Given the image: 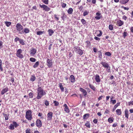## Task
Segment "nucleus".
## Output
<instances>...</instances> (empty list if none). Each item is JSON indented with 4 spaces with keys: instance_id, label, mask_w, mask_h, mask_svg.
Instances as JSON below:
<instances>
[{
    "instance_id": "1",
    "label": "nucleus",
    "mask_w": 133,
    "mask_h": 133,
    "mask_svg": "<svg viewBox=\"0 0 133 133\" xmlns=\"http://www.w3.org/2000/svg\"><path fill=\"white\" fill-rule=\"evenodd\" d=\"M37 90V96L36 98L38 99H41L43 96L46 94V92L43 90V89L41 87H38Z\"/></svg>"
},
{
    "instance_id": "2",
    "label": "nucleus",
    "mask_w": 133,
    "mask_h": 133,
    "mask_svg": "<svg viewBox=\"0 0 133 133\" xmlns=\"http://www.w3.org/2000/svg\"><path fill=\"white\" fill-rule=\"evenodd\" d=\"M16 30L19 32V33L20 34H23V26L20 23H18L16 25Z\"/></svg>"
},
{
    "instance_id": "3",
    "label": "nucleus",
    "mask_w": 133,
    "mask_h": 133,
    "mask_svg": "<svg viewBox=\"0 0 133 133\" xmlns=\"http://www.w3.org/2000/svg\"><path fill=\"white\" fill-rule=\"evenodd\" d=\"M25 118L29 121L31 120L32 119V116L31 110H28L27 111L26 113Z\"/></svg>"
},
{
    "instance_id": "4",
    "label": "nucleus",
    "mask_w": 133,
    "mask_h": 133,
    "mask_svg": "<svg viewBox=\"0 0 133 133\" xmlns=\"http://www.w3.org/2000/svg\"><path fill=\"white\" fill-rule=\"evenodd\" d=\"M16 56L20 58H22L24 56L22 54V50L21 49L18 50L16 52Z\"/></svg>"
},
{
    "instance_id": "5",
    "label": "nucleus",
    "mask_w": 133,
    "mask_h": 133,
    "mask_svg": "<svg viewBox=\"0 0 133 133\" xmlns=\"http://www.w3.org/2000/svg\"><path fill=\"white\" fill-rule=\"evenodd\" d=\"M74 50L78 54L81 56L83 54V51L80 48L77 46H75L74 48Z\"/></svg>"
},
{
    "instance_id": "6",
    "label": "nucleus",
    "mask_w": 133,
    "mask_h": 133,
    "mask_svg": "<svg viewBox=\"0 0 133 133\" xmlns=\"http://www.w3.org/2000/svg\"><path fill=\"white\" fill-rule=\"evenodd\" d=\"M101 64L104 68H107L106 70L108 72H110V68L107 63L105 62H102Z\"/></svg>"
},
{
    "instance_id": "7",
    "label": "nucleus",
    "mask_w": 133,
    "mask_h": 133,
    "mask_svg": "<svg viewBox=\"0 0 133 133\" xmlns=\"http://www.w3.org/2000/svg\"><path fill=\"white\" fill-rule=\"evenodd\" d=\"M53 62L51 58H47L46 60V65L49 68H52Z\"/></svg>"
},
{
    "instance_id": "8",
    "label": "nucleus",
    "mask_w": 133,
    "mask_h": 133,
    "mask_svg": "<svg viewBox=\"0 0 133 133\" xmlns=\"http://www.w3.org/2000/svg\"><path fill=\"white\" fill-rule=\"evenodd\" d=\"M39 6L41 8H43V10H44L46 11H48L50 10V8L48 7L47 5H41V4L39 5Z\"/></svg>"
},
{
    "instance_id": "9",
    "label": "nucleus",
    "mask_w": 133,
    "mask_h": 133,
    "mask_svg": "<svg viewBox=\"0 0 133 133\" xmlns=\"http://www.w3.org/2000/svg\"><path fill=\"white\" fill-rule=\"evenodd\" d=\"M53 113L51 112H49L47 114V119L48 120H51L52 117Z\"/></svg>"
},
{
    "instance_id": "10",
    "label": "nucleus",
    "mask_w": 133,
    "mask_h": 133,
    "mask_svg": "<svg viewBox=\"0 0 133 133\" xmlns=\"http://www.w3.org/2000/svg\"><path fill=\"white\" fill-rule=\"evenodd\" d=\"M36 125L38 128H40L42 125V122L40 119L37 120Z\"/></svg>"
},
{
    "instance_id": "11",
    "label": "nucleus",
    "mask_w": 133,
    "mask_h": 133,
    "mask_svg": "<svg viewBox=\"0 0 133 133\" xmlns=\"http://www.w3.org/2000/svg\"><path fill=\"white\" fill-rule=\"evenodd\" d=\"M124 24V22L121 20L119 19L117 21V25L119 26H121Z\"/></svg>"
},
{
    "instance_id": "12",
    "label": "nucleus",
    "mask_w": 133,
    "mask_h": 133,
    "mask_svg": "<svg viewBox=\"0 0 133 133\" xmlns=\"http://www.w3.org/2000/svg\"><path fill=\"white\" fill-rule=\"evenodd\" d=\"M64 110L66 113H68L70 112V110L69 109L68 107L66 104H65L64 105Z\"/></svg>"
},
{
    "instance_id": "13",
    "label": "nucleus",
    "mask_w": 133,
    "mask_h": 133,
    "mask_svg": "<svg viewBox=\"0 0 133 133\" xmlns=\"http://www.w3.org/2000/svg\"><path fill=\"white\" fill-rule=\"evenodd\" d=\"M80 90L82 92L84 96H86L87 94V92L86 91L82 88H80Z\"/></svg>"
},
{
    "instance_id": "14",
    "label": "nucleus",
    "mask_w": 133,
    "mask_h": 133,
    "mask_svg": "<svg viewBox=\"0 0 133 133\" xmlns=\"http://www.w3.org/2000/svg\"><path fill=\"white\" fill-rule=\"evenodd\" d=\"M36 50L35 49L32 48L30 51V55L32 56H34L36 52Z\"/></svg>"
},
{
    "instance_id": "15",
    "label": "nucleus",
    "mask_w": 133,
    "mask_h": 133,
    "mask_svg": "<svg viewBox=\"0 0 133 133\" xmlns=\"http://www.w3.org/2000/svg\"><path fill=\"white\" fill-rule=\"evenodd\" d=\"M96 16L95 17V18L97 20L101 18V14L100 13L97 12L96 14Z\"/></svg>"
},
{
    "instance_id": "16",
    "label": "nucleus",
    "mask_w": 133,
    "mask_h": 133,
    "mask_svg": "<svg viewBox=\"0 0 133 133\" xmlns=\"http://www.w3.org/2000/svg\"><path fill=\"white\" fill-rule=\"evenodd\" d=\"M95 79L97 83H99L100 82L101 80L99 75L96 74L95 76Z\"/></svg>"
},
{
    "instance_id": "17",
    "label": "nucleus",
    "mask_w": 133,
    "mask_h": 133,
    "mask_svg": "<svg viewBox=\"0 0 133 133\" xmlns=\"http://www.w3.org/2000/svg\"><path fill=\"white\" fill-rule=\"evenodd\" d=\"M69 79L71 83H74L75 82V79L73 75H71Z\"/></svg>"
},
{
    "instance_id": "18",
    "label": "nucleus",
    "mask_w": 133,
    "mask_h": 133,
    "mask_svg": "<svg viewBox=\"0 0 133 133\" xmlns=\"http://www.w3.org/2000/svg\"><path fill=\"white\" fill-rule=\"evenodd\" d=\"M125 115V117L127 118L128 119L129 118V111L127 109H126L124 111Z\"/></svg>"
},
{
    "instance_id": "19",
    "label": "nucleus",
    "mask_w": 133,
    "mask_h": 133,
    "mask_svg": "<svg viewBox=\"0 0 133 133\" xmlns=\"http://www.w3.org/2000/svg\"><path fill=\"white\" fill-rule=\"evenodd\" d=\"M96 33L97 34V36L98 37H100L102 35V32L100 30L97 31L96 32Z\"/></svg>"
},
{
    "instance_id": "20",
    "label": "nucleus",
    "mask_w": 133,
    "mask_h": 133,
    "mask_svg": "<svg viewBox=\"0 0 133 133\" xmlns=\"http://www.w3.org/2000/svg\"><path fill=\"white\" fill-rule=\"evenodd\" d=\"M120 104V102H118L117 103L116 105H115L114 107L112 108V112L116 110V109L118 107Z\"/></svg>"
},
{
    "instance_id": "21",
    "label": "nucleus",
    "mask_w": 133,
    "mask_h": 133,
    "mask_svg": "<svg viewBox=\"0 0 133 133\" xmlns=\"http://www.w3.org/2000/svg\"><path fill=\"white\" fill-rule=\"evenodd\" d=\"M23 31V34H28L29 32L30 31L29 29L27 28H25Z\"/></svg>"
},
{
    "instance_id": "22",
    "label": "nucleus",
    "mask_w": 133,
    "mask_h": 133,
    "mask_svg": "<svg viewBox=\"0 0 133 133\" xmlns=\"http://www.w3.org/2000/svg\"><path fill=\"white\" fill-rule=\"evenodd\" d=\"M73 10L72 8H69L67 10V12L69 14H72Z\"/></svg>"
},
{
    "instance_id": "23",
    "label": "nucleus",
    "mask_w": 133,
    "mask_h": 133,
    "mask_svg": "<svg viewBox=\"0 0 133 133\" xmlns=\"http://www.w3.org/2000/svg\"><path fill=\"white\" fill-rule=\"evenodd\" d=\"M60 88V89L63 92L64 91V88L63 87L62 85V84L61 83H59L58 84Z\"/></svg>"
},
{
    "instance_id": "24",
    "label": "nucleus",
    "mask_w": 133,
    "mask_h": 133,
    "mask_svg": "<svg viewBox=\"0 0 133 133\" xmlns=\"http://www.w3.org/2000/svg\"><path fill=\"white\" fill-rule=\"evenodd\" d=\"M8 90V88H6L4 89H3L1 91V94L3 95L4 93L6 92Z\"/></svg>"
},
{
    "instance_id": "25",
    "label": "nucleus",
    "mask_w": 133,
    "mask_h": 133,
    "mask_svg": "<svg viewBox=\"0 0 133 133\" xmlns=\"http://www.w3.org/2000/svg\"><path fill=\"white\" fill-rule=\"evenodd\" d=\"M116 114L118 115H120L122 114L121 110V109H117L116 111Z\"/></svg>"
},
{
    "instance_id": "26",
    "label": "nucleus",
    "mask_w": 133,
    "mask_h": 133,
    "mask_svg": "<svg viewBox=\"0 0 133 133\" xmlns=\"http://www.w3.org/2000/svg\"><path fill=\"white\" fill-rule=\"evenodd\" d=\"M129 0H121L120 1V3L122 4H125L127 3Z\"/></svg>"
},
{
    "instance_id": "27",
    "label": "nucleus",
    "mask_w": 133,
    "mask_h": 133,
    "mask_svg": "<svg viewBox=\"0 0 133 133\" xmlns=\"http://www.w3.org/2000/svg\"><path fill=\"white\" fill-rule=\"evenodd\" d=\"M89 85L90 88L93 90L94 91L96 90V89L93 85L90 84Z\"/></svg>"
},
{
    "instance_id": "28",
    "label": "nucleus",
    "mask_w": 133,
    "mask_h": 133,
    "mask_svg": "<svg viewBox=\"0 0 133 133\" xmlns=\"http://www.w3.org/2000/svg\"><path fill=\"white\" fill-rule=\"evenodd\" d=\"M89 114H85L83 116V119H85L88 118L89 116Z\"/></svg>"
},
{
    "instance_id": "29",
    "label": "nucleus",
    "mask_w": 133,
    "mask_h": 133,
    "mask_svg": "<svg viewBox=\"0 0 133 133\" xmlns=\"http://www.w3.org/2000/svg\"><path fill=\"white\" fill-rule=\"evenodd\" d=\"M48 32L50 36H51L54 33L53 31L51 29H49L48 30Z\"/></svg>"
},
{
    "instance_id": "30",
    "label": "nucleus",
    "mask_w": 133,
    "mask_h": 133,
    "mask_svg": "<svg viewBox=\"0 0 133 133\" xmlns=\"http://www.w3.org/2000/svg\"><path fill=\"white\" fill-rule=\"evenodd\" d=\"M12 124L13 125L14 127H15V128H16L18 126V124L15 121H12Z\"/></svg>"
},
{
    "instance_id": "31",
    "label": "nucleus",
    "mask_w": 133,
    "mask_h": 133,
    "mask_svg": "<svg viewBox=\"0 0 133 133\" xmlns=\"http://www.w3.org/2000/svg\"><path fill=\"white\" fill-rule=\"evenodd\" d=\"M85 125L86 127H87L88 128H89L90 127V124L89 122L87 121L85 124Z\"/></svg>"
},
{
    "instance_id": "32",
    "label": "nucleus",
    "mask_w": 133,
    "mask_h": 133,
    "mask_svg": "<svg viewBox=\"0 0 133 133\" xmlns=\"http://www.w3.org/2000/svg\"><path fill=\"white\" fill-rule=\"evenodd\" d=\"M36 77L34 75H33L31 76L30 78V80L32 82L34 81L35 80Z\"/></svg>"
},
{
    "instance_id": "33",
    "label": "nucleus",
    "mask_w": 133,
    "mask_h": 133,
    "mask_svg": "<svg viewBox=\"0 0 133 133\" xmlns=\"http://www.w3.org/2000/svg\"><path fill=\"white\" fill-rule=\"evenodd\" d=\"M5 23L7 26L9 27L11 24V23L9 22H5Z\"/></svg>"
},
{
    "instance_id": "34",
    "label": "nucleus",
    "mask_w": 133,
    "mask_h": 133,
    "mask_svg": "<svg viewBox=\"0 0 133 133\" xmlns=\"http://www.w3.org/2000/svg\"><path fill=\"white\" fill-rule=\"evenodd\" d=\"M98 57L100 59H101L102 58V52L100 51H98Z\"/></svg>"
},
{
    "instance_id": "35",
    "label": "nucleus",
    "mask_w": 133,
    "mask_h": 133,
    "mask_svg": "<svg viewBox=\"0 0 133 133\" xmlns=\"http://www.w3.org/2000/svg\"><path fill=\"white\" fill-rule=\"evenodd\" d=\"M113 121V119L111 117H110L108 119V121L110 123H112Z\"/></svg>"
},
{
    "instance_id": "36",
    "label": "nucleus",
    "mask_w": 133,
    "mask_h": 133,
    "mask_svg": "<svg viewBox=\"0 0 133 133\" xmlns=\"http://www.w3.org/2000/svg\"><path fill=\"white\" fill-rule=\"evenodd\" d=\"M13 125L12 124H11L9 126V129L10 130H13L14 129V127Z\"/></svg>"
},
{
    "instance_id": "37",
    "label": "nucleus",
    "mask_w": 133,
    "mask_h": 133,
    "mask_svg": "<svg viewBox=\"0 0 133 133\" xmlns=\"http://www.w3.org/2000/svg\"><path fill=\"white\" fill-rule=\"evenodd\" d=\"M44 32V31H39L37 32V35H42L43 34Z\"/></svg>"
},
{
    "instance_id": "38",
    "label": "nucleus",
    "mask_w": 133,
    "mask_h": 133,
    "mask_svg": "<svg viewBox=\"0 0 133 133\" xmlns=\"http://www.w3.org/2000/svg\"><path fill=\"white\" fill-rule=\"evenodd\" d=\"M39 65V62L38 61L36 62L35 63L33 67L34 68H36Z\"/></svg>"
},
{
    "instance_id": "39",
    "label": "nucleus",
    "mask_w": 133,
    "mask_h": 133,
    "mask_svg": "<svg viewBox=\"0 0 133 133\" xmlns=\"http://www.w3.org/2000/svg\"><path fill=\"white\" fill-rule=\"evenodd\" d=\"M20 43L22 45H24L25 44V43L23 40L22 39H20L19 40Z\"/></svg>"
},
{
    "instance_id": "40",
    "label": "nucleus",
    "mask_w": 133,
    "mask_h": 133,
    "mask_svg": "<svg viewBox=\"0 0 133 133\" xmlns=\"http://www.w3.org/2000/svg\"><path fill=\"white\" fill-rule=\"evenodd\" d=\"M30 60L31 62H34L36 61V59L34 58L31 57L30 58Z\"/></svg>"
},
{
    "instance_id": "41",
    "label": "nucleus",
    "mask_w": 133,
    "mask_h": 133,
    "mask_svg": "<svg viewBox=\"0 0 133 133\" xmlns=\"http://www.w3.org/2000/svg\"><path fill=\"white\" fill-rule=\"evenodd\" d=\"M53 103H54V105L55 106H57L59 104V103L57 101H54Z\"/></svg>"
},
{
    "instance_id": "42",
    "label": "nucleus",
    "mask_w": 133,
    "mask_h": 133,
    "mask_svg": "<svg viewBox=\"0 0 133 133\" xmlns=\"http://www.w3.org/2000/svg\"><path fill=\"white\" fill-rule=\"evenodd\" d=\"M89 12H88L87 11V10H85V11H84L83 13V16H85L88 15V14H89Z\"/></svg>"
},
{
    "instance_id": "43",
    "label": "nucleus",
    "mask_w": 133,
    "mask_h": 133,
    "mask_svg": "<svg viewBox=\"0 0 133 133\" xmlns=\"http://www.w3.org/2000/svg\"><path fill=\"white\" fill-rule=\"evenodd\" d=\"M81 21L83 25L85 24L86 23V21L83 19H81Z\"/></svg>"
},
{
    "instance_id": "44",
    "label": "nucleus",
    "mask_w": 133,
    "mask_h": 133,
    "mask_svg": "<svg viewBox=\"0 0 133 133\" xmlns=\"http://www.w3.org/2000/svg\"><path fill=\"white\" fill-rule=\"evenodd\" d=\"M43 3L46 4H48V0H42Z\"/></svg>"
},
{
    "instance_id": "45",
    "label": "nucleus",
    "mask_w": 133,
    "mask_h": 133,
    "mask_svg": "<svg viewBox=\"0 0 133 133\" xmlns=\"http://www.w3.org/2000/svg\"><path fill=\"white\" fill-rule=\"evenodd\" d=\"M105 54L108 56H110L111 55V54L109 52H107L105 53Z\"/></svg>"
},
{
    "instance_id": "46",
    "label": "nucleus",
    "mask_w": 133,
    "mask_h": 133,
    "mask_svg": "<svg viewBox=\"0 0 133 133\" xmlns=\"http://www.w3.org/2000/svg\"><path fill=\"white\" fill-rule=\"evenodd\" d=\"M109 30H112L113 29V27L112 25H110L109 26Z\"/></svg>"
},
{
    "instance_id": "47",
    "label": "nucleus",
    "mask_w": 133,
    "mask_h": 133,
    "mask_svg": "<svg viewBox=\"0 0 133 133\" xmlns=\"http://www.w3.org/2000/svg\"><path fill=\"white\" fill-rule=\"evenodd\" d=\"M29 97L30 98H32L33 97V94L32 92H30L29 94Z\"/></svg>"
},
{
    "instance_id": "48",
    "label": "nucleus",
    "mask_w": 133,
    "mask_h": 133,
    "mask_svg": "<svg viewBox=\"0 0 133 133\" xmlns=\"http://www.w3.org/2000/svg\"><path fill=\"white\" fill-rule=\"evenodd\" d=\"M128 33L125 32H124L123 34V37L124 38H125L126 36H127Z\"/></svg>"
},
{
    "instance_id": "49",
    "label": "nucleus",
    "mask_w": 133,
    "mask_h": 133,
    "mask_svg": "<svg viewBox=\"0 0 133 133\" xmlns=\"http://www.w3.org/2000/svg\"><path fill=\"white\" fill-rule=\"evenodd\" d=\"M66 5V4L62 3L61 4V6L62 8H65Z\"/></svg>"
},
{
    "instance_id": "50",
    "label": "nucleus",
    "mask_w": 133,
    "mask_h": 133,
    "mask_svg": "<svg viewBox=\"0 0 133 133\" xmlns=\"http://www.w3.org/2000/svg\"><path fill=\"white\" fill-rule=\"evenodd\" d=\"M110 102H111L113 104H114L116 103V101L115 100H111Z\"/></svg>"
},
{
    "instance_id": "51",
    "label": "nucleus",
    "mask_w": 133,
    "mask_h": 133,
    "mask_svg": "<svg viewBox=\"0 0 133 133\" xmlns=\"http://www.w3.org/2000/svg\"><path fill=\"white\" fill-rule=\"evenodd\" d=\"M45 104L46 106H48L49 105V103L48 101L47 100H46L45 101Z\"/></svg>"
},
{
    "instance_id": "52",
    "label": "nucleus",
    "mask_w": 133,
    "mask_h": 133,
    "mask_svg": "<svg viewBox=\"0 0 133 133\" xmlns=\"http://www.w3.org/2000/svg\"><path fill=\"white\" fill-rule=\"evenodd\" d=\"M85 43H87V46H89L90 45V42L89 41H86Z\"/></svg>"
},
{
    "instance_id": "53",
    "label": "nucleus",
    "mask_w": 133,
    "mask_h": 133,
    "mask_svg": "<svg viewBox=\"0 0 133 133\" xmlns=\"http://www.w3.org/2000/svg\"><path fill=\"white\" fill-rule=\"evenodd\" d=\"M54 16L55 17V19L56 20V21H58L59 20V18L56 15H54Z\"/></svg>"
},
{
    "instance_id": "54",
    "label": "nucleus",
    "mask_w": 133,
    "mask_h": 133,
    "mask_svg": "<svg viewBox=\"0 0 133 133\" xmlns=\"http://www.w3.org/2000/svg\"><path fill=\"white\" fill-rule=\"evenodd\" d=\"M121 8H123L125 10H128L129 9V8H126L123 6H122Z\"/></svg>"
},
{
    "instance_id": "55",
    "label": "nucleus",
    "mask_w": 133,
    "mask_h": 133,
    "mask_svg": "<svg viewBox=\"0 0 133 133\" xmlns=\"http://www.w3.org/2000/svg\"><path fill=\"white\" fill-rule=\"evenodd\" d=\"M127 17L125 15L123 16L122 19L124 20H126L127 19Z\"/></svg>"
},
{
    "instance_id": "56",
    "label": "nucleus",
    "mask_w": 133,
    "mask_h": 133,
    "mask_svg": "<svg viewBox=\"0 0 133 133\" xmlns=\"http://www.w3.org/2000/svg\"><path fill=\"white\" fill-rule=\"evenodd\" d=\"M94 39L97 41H99L100 39V38L97 37H94Z\"/></svg>"
},
{
    "instance_id": "57",
    "label": "nucleus",
    "mask_w": 133,
    "mask_h": 133,
    "mask_svg": "<svg viewBox=\"0 0 133 133\" xmlns=\"http://www.w3.org/2000/svg\"><path fill=\"white\" fill-rule=\"evenodd\" d=\"M20 39H19V38L18 37H16L15 39V41L16 42H17L18 41H19V40H20Z\"/></svg>"
},
{
    "instance_id": "58",
    "label": "nucleus",
    "mask_w": 133,
    "mask_h": 133,
    "mask_svg": "<svg viewBox=\"0 0 133 133\" xmlns=\"http://www.w3.org/2000/svg\"><path fill=\"white\" fill-rule=\"evenodd\" d=\"M3 44V42L0 41V49H1L2 47V45Z\"/></svg>"
},
{
    "instance_id": "59",
    "label": "nucleus",
    "mask_w": 133,
    "mask_h": 133,
    "mask_svg": "<svg viewBox=\"0 0 133 133\" xmlns=\"http://www.w3.org/2000/svg\"><path fill=\"white\" fill-rule=\"evenodd\" d=\"M26 133H31L30 129H27L26 130Z\"/></svg>"
},
{
    "instance_id": "60",
    "label": "nucleus",
    "mask_w": 133,
    "mask_h": 133,
    "mask_svg": "<svg viewBox=\"0 0 133 133\" xmlns=\"http://www.w3.org/2000/svg\"><path fill=\"white\" fill-rule=\"evenodd\" d=\"M93 122L95 124H97V119H95L93 120Z\"/></svg>"
},
{
    "instance_id": "61",
    "label": "nucleus",
    "mask_w": 133,
    "mask_h": 133,
    "mask_svg": "<svg viewBox=\"0 0 133 133\" xmlns=\"http://www.w3.org/2000/svg\"><path fill=\"white\" fill-rule=\"evenodd\" d=\"M129 105H133V101H130L129 102Z\"/></svg>"
},
{
    "instance_id": "62",
    "label": "nucleus",
    "mask_w": 133,
    "mask_h": 133,
    "mask_svg": "<svg viewBox=\"0 0 133 133\" xmlns=\"http://www.w3.org/2000/svg\"><path fill=\"white\" fill-rule=\"evenodd\" d=\"M109 111L108 110L106 109L104 113L108 114L109 113Z\"/></svg>"
},
{
    "instance_id": "63",
    "label": "nucleus",
    "mask_w": 133,
    "mask_h": 133,
    "mask_svg": "<svg viewBox=\"0 0 133 133\" xmlns=\"http://www.w3.org/2000/svg\"><path fill=\"white\" fill-rule=\"evenodd\" d=\"M117 125V123H114L112 125V126L113 127H115Z\"/></svg>"
},
{
    "instance_id": "64",
    "label": "nucleus",
    "mask_w": 133,
    "mask_h": 133,
    "mask_svg": "<svg viewBox=\"0 0 133 133\" xmlns=\"http://www.w3.org/2000/svg\"><path fill=\"white\" fill-rule=\"evenodd\" d=\"M92 4H95L96 3V0H92Z\"/></svg>"
}]
</instances>
